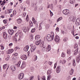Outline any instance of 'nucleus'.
Instances as JSON below:
<instances>
[{"mask_svg":"<svg viewBox=\"0 0 80 80\" xmlns=\"http://www.w3.org/2000/svg\"><path fill=\"white\" fill-rule=\"evenodd\" d=\"M46 40L48 42H51L52 40H53L54 38V33H53L52 35H51L50 34L47 35L46 36Z\"/></svg>","mask_w":80,"mask_h":80,"instance_id":"obj_1","label":"nucleus"},{"mask_svg":"<svg viewBox=\"0 0 80 80\" xmlns=\"http://www.w3.org/2000/svg\"><path fill=\"white\" fill-rule=\"evenodd\" d=\"M55 41L57 43H59L60 42V37L58 36H56L54 38Z\"/></svg>","mask_w":80,"mask_h":80,"instance_id":"obj_2","label":"nucleus"},{"mask_svg":"<svg viewBox=\"0 0 80 80\" xmlns=\"http://www.w3.org/2000/svg\"><path fill=\"white\" fill-rule=\"evenodd\" d=\"M23 77H24V74L23 73H21L18 76V78L20 80H22L23 78Z\"/></svg>","mask_w":80,"mask_h":80,"instance_id":"obj_3","label":"nucleus"},{"mask_svg":"<svg viewBox=\"0 0 80 80\" xmlns=\"http://www.w3.org/2000/svg\"><path fill=\"white\" fill-rule=\"evenodd\" d=\"M75 24L76 25H80V18H78L75 22Z\"/></svg>","mask_w":80,"mask_h":80,"instance_id":"obj_4","label":"nucleus"},{"mask_svg":"<svg viewBox=\"0 0 80 80\" xmlns=\"http://www.w3.org/2000/svg\"><path fill=\"white\" fill-rule=\"evenodd\" d=\"M63 13L64 14V15H68V13H69V12H70L69 11V10L68 9H66L64 11H63Z\"/></svg>","mask_w":80,"mask_h":80,"instance_id":"obj_5","label":"nucleus"},{"mask_svg":"<svg viewBox=\"0 0 80 80\" xmlns=\"http://www.w3.org/2000/svg\"><path fill=\"white\" fill-rule=\"evenodd\" d=\"M61 71V68H60V66H58L56 69V72L57 73H60V72Z\"/></svg>","mask_w":80,"mask_h":80,"instance_id":"obj_6","label":"nucleus"},{"mask_svg":"<svg viewBox=\"0 0 80 80\" xmlns=\"http://www.w3.org/2000/svg\"><path fill=\"white\" fill-rule=\"evenodd\" d=\"M8 35V34L6 32H4L3 33V37L4 39H7V36Z\"/></svg>","mask_w":80,"mask_h":80,"instance_id":"obj_7","label":"nucleus"},{"mask_svg":"<svg viewBox=\"0 0 80 80\" xmlns=\"http://www.w3.org/2000/svg\"><path fill=\"white\" fill-rule=\"evenodd\" d=\"M70 21H72V22H75V18L73 16H71L69 18Z\"/></svg>","mask_w":80,"mask_h":80,"instance_id":"obj_8","label":"nucleus"},{"mask_svg":"<svg viewBox=\"0 0 80 80\" xmlns=\"http://www.w3.org/2000/svg\"><path fill=\"white\" fill-rule=\"evenodd\" d=\"M21 58L22 59V60H25L27 59V57L26 55H23L21 56Z\"/></svg>","mask_w":80,"mask_h":80,"instance_id":"obj_9","label":"nucleus"},{"mask_svg":"<svg viewBox=\"0 0 80 80\" xmlns=\"http://www.w3.org/2000/svg\"><path fill=\"white\" fill-rule=\"evenodd\" d=\"M25 67H26V62H22L21 68H25Z\"/></svg>","mask_w":80,"mask_h":80,"instance_id":"obj_10","label":"nucleus"},{"mask_svg":"<svg viewBox=\"0 0 80 80\" xmlns=\"http://www.w3.org/2000/svg\"><path fill=\"white\" fill-rule=\"evenodd\" d=\"M10 69H11V70H12V72H14L15 71V70L16 69V68H15V66L12 65V66L11 67H10Z\"/></svg>","mask_w":80,"mask_h":80,"instance_id":"obj_11","label":"nucleus"},{"mask_svg":"<svg viewBox=\"0 0 80 80\" xmlns=\"http://www.w3.org/2000/svg\"><path fill=\"white\" fill-rule=\"evenodd\" d=\"M80 61V55H79L77 56L76 57V62L78 63H79Z\"/></svg>","mask_w":80,"mask_h":80,"instance_id":"obj_12","label":"nucleus"},{"mask_svg":"<svg viewBox=\"0 0 80 80\" xmlns=\"http://www.w3.org/2000/svg\"><path fill=\"white\" fill-rule=\"evenodd\" d=\"M29 48V46L27 45L24 48V50L25 52H27Z\"/></svg>","mask_w":80,"mask_h":80,"instance_id":"obj_13","label":"nucleus"},{"mask_svg":"<svg viewBox=\"0 0 80 80\" xmlns=\"http://www.w3.org/2000/svg\"><path fill=\"white\" fill-rule=\"evenodd\" d=\"M8 32L9 34L10 35H13V33H14V31H13L12 30H8Z\"/></svg>","mask_w":80,"mask_h":80,"instance_id":"obj_14","label":"nucleus"},{"mask_svg":"<svg viewBox=\"0 0 80 80\" xmlns=\"http://www.w3.org/2000/svg\"><path fill=\"white\" fill-rule=\"evenodd\" d=\"M18 35L19 37V40H20V39L22 38L23 34H22V33L20 32L18 33Z\"/></svg>","mask_w":80,"mask_h":80,"instance_id":"obj_15","label":"nucleus"},{"mask_svg":"<svg viewBox=\"0 0 80 80\" xmlns=\"http://www.w3.org/2000/svg\"><path fill=\"white\" fill-rule=\"evenodd\" d=\"M41 42H42V40H39V41H37L35 42V44L36 45H39L40 43Z\"/></svg>","mask_w":80,"mask_h":80,"instance_id":"obj_16","label":"nucleus"},{"mask_svg":"<svg viewBox=\"0 0 80 80\" xmlns=\"http://www.w3.org/2000/svg\"><path fill=\"white\" fill-rule=\"evenodd\" d=\"M42 52H47V49L45 47H43L42 48Z\"/></svg>","mask_w":80,"mask_h":80,"instance_id":"obj_17","label":"nucleus"},{"mask_svg":"<svg viewBox=\"0 0 80 80\" xmlns=\"http://www.w3.org/2000/svg\"><path fill=\"white\" fill-rule=\"evenodd\" d=\"M59 62L62 64H65V63H66V60L64 59L62 61H61V60Z\"/></svg>","mask_w":80,"mask_h":80,"instance_id":"obj_18","label":"nucleus"},{"mask_svg":"<svg viewBox=\"0 0 80 80\" xmlns=\"http://www.w3.org/2000/svg\"><path fill=\"white\" fill-rule=\"evenodd\" d=\"M44 46V42L43 41H42L40 45V46L41 48H42Z\"/></svg>","mask_w":80,"mask_h":80,"instance_id":"obj_19","label":"nucleus"},{"mask_svg":"<svg viewBox=\"0 0 80 80\" xmlns=\"http://www.w3.org/2000/svg\"><path fill=\"white\" fill-rule=\"evenodd\" d=\"M40 36L39 35H36L35 37V39L36 40H38V39H40Z\"/></svg>","mask_w":80,"mask_h":80,"instance_id":"obj_20","label":"nucleus"},{"mask_svg":"<svg viewBox=\"0 0 80 80\" xmlns=\"http://www.w3.org/2000/svg\"><path fill=\"white\" fill-rule=\"evenodd\" d=\"M13 52V49H9L8 51V53L9 54H10V53H12Z\"/></svg>","mask_w":80,"mask_h":80,"instance_id":"obj_21","label":"nucleus"},{"mask_svg":"<svg viewBox=\"0 0 80 80\" xmlns=\"http://www.w3.org/2000/svg\"><path fill=\"white\" fill-rule=\"evenodd\" d=\"M78 48H77V49L74 51V55H76L78 54Z\"/></svg>","mask_w":80,"mask_h":80,"instance_id":"obj_22","label":"nucleus"},{"mask_svg":"<svg viewBox=\"0 0 80 80\" xmlns=\"http://www.w3.org/2000/svg\"><path fill=\"white\" fill-rule=\"evenodd\" d=\"M17 23L18 24H20V23H21V22H22V19H18L17 20Z\"/></svg>","mask_w":80,"mask_h":80,"instance_id":"obj_23","label":"nucleus"},{"mask_svg":"<svg viewBox=\"0 0 80 80\" xmlns=\"http://www.w3.org/2000/svg\"><path fill=\"white\" fill-rule=\"evenodd\" d=\"M22 30L24 33H26V32H27V28H26V27H23L22 28Z\"/></svg>","mask_w":80,"mask_h":80,"instance_id":"obj_24","label":"nucleus"},{"mask_svg":"<svg viewBox=\"0 0 80 80\" xmlns=\"http://www.w3.org/2000/svg\"><path fill=\"white\" fill-rule=\"evenodd\" d=\"M67 53L68 55H70L71 54V50L70 49H68L67 50Z\"/></svg>","mask_w":80,"mask_h":80,"instance_id":"obj_25","label":"nucleus"},{"mask_svg":"<svg viewBox=\"0 0 80 80\" xmlns=\"http://www.w3.org/2000/svg\"><path fill=\"white\" fill-rule=\"evenodd\" d=\"M52 73V70L51 69H49L47 71V75H50Z\"/></svg>","mask_w":80,"mask_h":80,"instance_id":"obj_26","label":"nucleus"},{"mask_svg":"<svg viewBox=\"0 0 80 80\" xmlns=\"http://www.w3.org/2000/svg\"><path fill=\"white\" fill-rule=\"evenodd\" d=\"M69 73H70V75H72V74H73V69H71V70H70L69 72Z\"/></svg>","mask_w":80,"mask_h":80,"instance_id":"obj_27","label":"nucleus"},{"mask_svg":"<svg viewBox=\"0 0 80 80\" xmlns=\"http://www.w3.org/2000/svg\"><path fill=\"white\" fill-rule=\"evenodd\" d=\"M21 64V62L19 61L17 63V65L18 67H20V64Z\"/></svg>","mask_w":80,"mask_h":80,"instance_id":"obj_28","label":"nucleus"},{"mask_svg":"<svg viewBox=\"0 0 80 80\" xmlns=\"http://www.w3.org/2000/svg\"><path fill=\"white\" fill-rule=\"evenodd\" d=\"M8 65L7 64H5L3 66V69H5L6 68H7Z\"/></svg>","mask_w":80,"mask_h":80,"instance_id":"obj_29","label":"nucleus"},{"mask_svg":"<svg viewBox=\"0 0 80 80\" xmlns=\"http://www.w3.org/2000/svg\"><path fill=\"white\" fill-rule=\"evenodd\" d=\"M77 47H78V44L76 43H75L74 45V48H77Z\"/></svg>","mask_w":80,"mask_h":80,"instance_id":"obj_30","label":"nucleus"},{"mask_svg":"<svg viewBox=\"0 0 80 80\" xmlns=\"http://www.w3.org/2000/svg\"><path fill=\"white\" fill-rule=\"evenodd\" d=\"M62 17L59 18L58 19H57V22H58L60 21L61 20H62Z\"/></svg>","mask_w":80,"mask_h":80,"instance_id":"obj_31","label":"nucleus"},{"mask_svg":"<svg viewBox=\"0 0 80 80\" xmlns=\"http://www.w3.org/2000/svg\"><path fill=\"white\" fill-rule=\"evenodd\" d=\"M73 65L74 66V67H75V65H76V64L75 63V59H73Z\"/></svg>","mask_w":80,"mask_h":80,"instance_id":"obj_32","label":"nucleus"},{"mask_svg":"<svg viewBox=\"0 0 80 80\" xmlns=\"http://www.w3.org/2000/svg\"><path fill=\"white\" fill-rule=\"evenodd\" d=\"M61 57L63 58L65 57V53L64 52H62L61 55Z\"/></svg>","mask_w":80,"mask_h":80,"instance_id":"obj_33","label":"nucleus"},{"mask_svg":"<svg viewBox=\"0 0 80 80\" xmlns=\"http://www.w3.org/2000/svg\"><path fill=\"white\" fill-rule=\"evenodd\" d=\"M51 77L52 76L51 75H49L48 76L47 80H50L51 79Z\"/></svg>","mask_w":80,"mask_h":80,"instance_id":"obj_34","label":"nucleus"},{"mask_svg":"<svg viewBox=\"0 0 80 80\" xmlns=\"http://www.w3.org/2000/svg\"><path fill=\"white\" fill-rule=\"evenodd\" d=\"M20 40H19V38H18V37H16L15 38V41L16 42L19 41Z\"/></svg>","mask_w":80,"mask_h":80,"instance_id":"obj_35","label":"nucleus"},{"mask_svg":"<svg viewBox=\"0 0 80 80\" xmlns=\"http://www.w3.org/2000/svg\"><path fill=\"white\" fill-rule=\"evenodd\" d=\"M42 23H41L39 24V30H42Z\"/></svg>","mask_w":80,"mask_h":80,"instance_id":"obj_36","label":"nucleus"},{"mask_svg":"<svg viewBox=\"0 0 80 80\" xmlns=\"http://www.w3.org/2000/svg\"><path fill=\"white\" fill-rule=\"evenodd\" d=\"M70 3L72 4V3H75V0H70Z\"/></svg>","mask_w":80,"mask_h":80,"instance_id":"obj_37","label":"nucleus"},{"mask_svg":"<svg viewBox=\"0 0 80 80\" xmlns=\"http://www.w3.org/2000/svg\"><path fill=\"white\" fill-rule=\"evenodd\" d=\"M35 31V28H33L31 30V33H34Z\"/></svg>","mask_w":80,"mask_h":80,"instance_id":"obj_38","label":"nucleus"},{"mask_svg":"<svg viewBox=\"0 0 80 80\" xmlns=\"http://www.w3.org/2000/svg\"><path fill=\"white\" fill-rule=\"evenodd\" d=\"M9 58H10V56H8L6 58V61H8L9 60Z\"/></svg>","mask_w":80,"mask_h":80,"instance_id":"obj_39","label":"nucleus"},{"mask_svg":"<svg viewBox=\"0 0 80 80\" xmlns=\"http://www.w3.org/2000/svg\"><path fill=\"white\" fill-rule=\"evenodd\" d=\"M28 19H29V18H28V15H27V17L26 18V22H28Z\"/></svg>","mask_w":80,"mask_h":80,"instance_id":"obj_40","label":"nucleus"},{"mask_svg":"<svg viewBox=\"0 0 80 80\" xmlns=\"http://www.w3.org/2000/svg\"><path fill=\"white\" fill-rule=\"evenodd\" d=\"M41 80H46V79H45V76H44L42 77Z\"/></svg>","mask_w":80,"mask_h":80,"instance_id":"obj_41","label":"nucleus"},{"mask_svg":"<svg viewBox=\"0 0 80 80\" xmlns=\"http://www.w3.org/2000/svg\"><path fill=\"white\" fill-rule=\"evenodd\" d=\"M32 48H33V49H34V50H35V49H36L37 47L36 46H33L32 47Z\"/></svg>","mask_w":80,"mask_h":80,"instance_id":"obj_42","label":"nucleus"},{"mask_svg":"<svg viewBox=\"0 0 80 80\" xmlns=\"http://www.w3.org/2000/svg\"><path fill=\"white\" fill-rule=\"evenodd\" d=\"M30 26L31 27H32L33 26V22H32L31 21L30 22Z\"/></svg>","mask_w":80,"mask_h":80,"instance_id":"obj_43","label":"nucleus"},{"mask_svg":"<svg viewBox=\"0 0 80 80\" xmlns=\"http://www.w3.org/2000/svg\"><path fill=\"white\" fill-rule=\"evenodd\" d=\"M0 46L1 47V50H4V47L3 46V45H0Z\"/></svg>","mask_w":80,"mask_h":80,"instance_id":"obj_44","label":"nucleus"},{"mask_svg":"<svg viewBox=\"0 0 80 80\" xmlns=\"http://www.w3.org/2000/svg\"><path fill=\"white\" fill-rule=\"evenodd\" d=\"M67 40H68V38H65L63 39L64 42H66Z\"/></svg>","mask_w":80,"mask_h":80,"instance_id":"obj_45","label":"nucleus"},{"mask_svg":"<svg viewBox=\"0 0 80 80\" xmlns=\"http://www.w3.org/2000/svg\"><path fill=\"white\" fill-rule=\"evenodd\" d=\"M51 49H49V48H46V52H49L50 50H51Z\"/></svg>","mask_w":80,"mask_h":80,"instance_id":"obj_46","label":"nucleus"},{"mask_svg":"<svg viewBox=\"0 0 80 80\" xmlns=\"http://www.w3.org/2000/svg\"><path fill=\"white\" fill-rule=\"evenodd\" d=\"M34 78V77L33 76H31L30 77V79L29 80H32Z\"/></svg>","mask_w":80,"mask_h":80,"instance_id":"obj_47","label":"nucleus"},{"mask_svg":"<svg viewBox=\"0 0 80 80\" xmlns=\"http://www.w3.org/2000/svg\"><path fill=\"white\" fill-rule=\"evenodd\" d=\"M13 60H17V56H14L13 57Z\"/></svg>","mask_w":80,"mask_h":80,"instance_id":"obj_48","label":"nucleus"},{"mask_svg":"<svg viewBox=\"0 0 80 80\" xmlns=\"http://www.w3.org/2000/svg\"><path fill=\"white\" fill-rule=\"evenodd\" d=\"M26 3H27V4L29 5V4H30V1H29V0L27 1H26Z\"/></svg>","mask_w":80,"mask_h":80,"instance_id":"obj_49","label":"nucleus"},{"mask_svg":"<svg viewBox=\"0 0 80 80\" xmlns=\"http://www.w3.org/2000/svg\"><path fill=\"white\" fill-rule=\"evenodd\" d=\"M5 2L4 1H3L2 2V3L1 4V5H5Z\"/></svg>","mask_w":80,"mask_h":80,"instance_id":"obj_50","label":"nucleus"},{"mask_svg":"<svg viewBox=\"0 0 80 80\" xmlns=\"http://www.w3.org/2000/svg\"><path fill=\"white\" fill-rule=\"evenodd\" d=\"M13 55H14L15 56H17V55H18V53H13Z\"/></svg>","mask_w":80,"mask_h":80,"instance_id":"obj_51","label":"nucleus"},{"mask_svg":"<svg viewBox=\"0 0 80 80\" xmlns=\"http://www.w3.org/2000/svg\"><path fill=\"white\" fill-rule=\"evenodd\" d=\"M48 63L49 64V65H52V64L53 63V62H52L49 61L48 62Z\"/></svg>","mask_w":80,"mask_h":80,"instance_id":"obj_52","label":"nucleus"},{"mask_svg":"<svg viewBox=\"0 0 80 80\" xmlns=\"http://www.w3.org/2000/svg\"><path fill=\"white\" fill-rule=\"evenodd\" d=\"M26 13L25 12H24L22 13V14H23V17H25V16L26 15Z\"/></svg>","mask_w":80,"mask_h":80,"instance_id":"obj_53","label":"nucleus"},{"mask_svg":"<svg viewBox=\"0 0 80 80\" xmlns=\"http://www.w3.org/2000/svg\"><path fill=\"white\" fill-rule=\"evenodd\" d=\"M56 32H59V28H57L56 29Z\"/></svg>","mask_w":80,"mask_h":80,"instance_id":"obj_54","label":"nucleus"},{"mask_svg":"<svg viewBox=\"0 0 80 80\" xmlns=\"http://www.w3.org/2000/svg\"><path fill=\"white\" fill-rule=\"evenodd\" d=\"M38 80H40V76L39 75L38 76Z\"/></svg>","mask_w":80,"mask_h":80,"instance_id":"obj_55","label":"nucleus"},{"mask_svg":"<svg viewBox=\"0 0 80 80\" xmlns=\"http://www.w3.org/2000/svg\"><path fill=\"white\" fill-rule=\"evenodd\" d=\"M57 0H55L54 1V4H57Z\"/></svg>","mask_w":80,"mask_h":80,"instance_id":"obj_56","label":"nucleus"},{"mask_svg":"<svg viewBox=\"0 0 80 80\" xmlns=\"http://www.w3.org/2000/svg\"><path fill=\"white\" fill-rule=\"evenodd\" d=\"M47 48H49V49H51V46H50V45H48Z\"/></svg>","mask_w":80,"mask_h":80,"instance_id":"obj_57","label":"nucleus"},{"mask_svg":"<svg viewBox=\"0 0 80 80\" xmlns=\"http://www.w3.org/2000/svg\"><path fill=\"white\" fill-rule=\"evenodd\" d=\"M50 16L51 17H52V16L53 15V12H50Z\"/></svg>","mask_w":80,"mask_h":80,"instance_id":"obj_58","label":"nucleus"},{"mask_svg":"<svg viewBox=\"0 0 80 80\" xmlns=\"http://www.w3.org/2000/svg\"><path fill=\"white\" fill-rule=\"evenodd\" d=\"M71 78L70 76H69L67 78V79L68 80H71Z\"/></svg>","mask_w":80,"mask_h":80,"instance_id":"obj_59","label":"nucleus"},{"mask_svg":"<svg viewBox=\"0 0 80 80\" xmlns=\"http://www.w3.org/2000/svg\"><path fill=\"white\" fill-rule=\"evenodd\" d=\"M56 66H57V63H56L54 64V68H56Z\"/></svg>","mask_w":80,"mask_h":80,"instance_id":"obj_60","label":"nucleus"},{"mask_svg":"<svg viewBox=\"0 0 80 80\" xmlns=\"http://www.w3.org/2000/svg\"><path fill=\"white\" fill-rule=\"evenodd\" d=\"M3 22L5 24L7 23V21H6V20H3Z\"/></svg>","mask_w":80,"mask_h":80,"instance_id":"obj_61","label":"nucleus"},{"mask_svg":"<svg viewBox=\"0 0 80 80\" xmlns=\"http://www.w3.org/2000/svg\"><path fill=\"white\" fill-rule=\"evenodd\" d=\"M13 13L14 14H16V10H14L13 11Z\"/></svg>","mask_w":80,"mask_h":80,"instance_id":"obj_62","label":"nucleus"},{"mask_svg":"<svg viewBox=\"0 0 80 80\" xmlns=\"http://www.w3.org/2000/svg\"><path fill=\"white\" fill-rule=\"evenodd\" d=\"M35 50H34L33 48H31V52H34V51H35Z\"/></svg>","mask_w":80,"mask_h":80,"instance_id":"obj_63","label":"nucleus"},{"mask_svg":"<svg viewBox=\"0 0 80 80\" xmlns=\"http://www.w3.org/2000/svg\"><path fill=\"white\" fill-rule=\"evenodd\" d=\"M12 9H11L10 10H9V13H12Z\"/></svg>","mask_w":80,"mask_h":80,"instance_id":"obj_64","label":"nucleus"}]
</instances>
